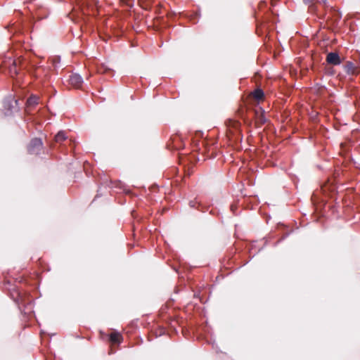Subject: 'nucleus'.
Listing matches in <instances>:
<instances>
[{
    "label": "nucleus",
    "mask_w": 360,
    "mask_h": 360,
    "mask_svg": "<svg viewBox=\"0 0 360 360\" xmlns=\"http://www.w3.org/2000/svg\"><path fill=\"white\" fill-rule=\"evenodd\" d=\"M42 142L39 139H34L31 141L28 150L30 153H37L40 150Z\"/></svg>",
    "instance_id": "obj_1"
},
{
    "label": "nucleus",
    "mask_w": 360,
    "mask_h": 360,
    "mask_svg": "<svg viewBox=\"0 0 360 360\" xmlns=\"http://www.w3.org/2000/svg\"><path fill=\"white\" fill-rule=\"evenodd\" d=\"M326 60L332 65H338L341 62L339 56L336 53H329L327 55Z\"/></svg>",
    "instance_id": "obj_2"
},
{
    "label": "nucleus",
    "mask_w": 360,
    "mask_h": 360,
    "mask_svg": "<svg viewBox=\"0 0 360 360\" xmlns=\"http://www.w3.org/2000/svg\"><path fill=\"white\" fill-rule=\"evenodd\" d=\"M82 82V77L78 74H74L70 77V84L75 87H79Z\"/></svg>",
    "instance_id": "obj_3"
},
{
    "label": "nucleus",
    "mask_w": 360,
    "mask_h": 360,
    "mask_svg": "<svg viewBox=\"0 0 360 360\" xmlns=\"http://www.w3.org/2000/svg\"><path fill=\"white\" fill-rule=\"evenodd\" d=\"M110 340L112 344H120L122 341V336L117 332H113L110 335Z\"/></svg>",
    "instance_id": "obj_4"
},
{
    "label": "nucleus",
    "mask_w": 360,
    "mask_h": 360,
    "mask_svg": "<svg viewBox=\"0 0 360 360\" xmlns=\"http://www.w3.org/2000/svg\"><path fill=\"white\" fill-rule=\"evenodd\" d=\"M345 70L349 75L356 74V70L354 65L352 63L348 62L345 65Z\"/></svg>",
    "instance_id": "obj_5"
},
{
    "label": "nucleus",
    "mask_w": 360,
    "mask_h": 360,
    "mask_svg": "<svg viewBox=\"0 0 360 360\" xmlns=\"http://www.w3.org/2000/svg\"><path fill=\"white\" fill-rule=\"evenodd\" d=\"M38 98L37 96H32L30 97L27 101L28 106H32L36 105L38 103Z\"/></svg>",
    "instance_id": "obj_6"
},
{
    "label": "nucleus",
    "mask_w": 360,
    "mask_h": 360,
    "mask_svg": "<svg viewBox=\"0 0 360 360\" xmlns=\"http://www.w3.org/2000/svg\"><path fill=\"white\" fill-rule=\"evenodd\" d=\"M252 95L255 98H256L257 100H259V99L262 98V97L264 96V93L262 90L257 89L252 94Z\"/></svg>",
    "instance_id": "obj_7"
},
{
    "label": "nucleus",
    "mask_w": 360,
    "mask_h": 360,
    "mask_svg": "<svg viewBox=\"0 0 360 360\" xmlns=\"http://www.w3.org/2000/svg\"><path fill=\"white\" fill-rule=\"evenodd\" d=\"M65 139V135L64 132H63V131L58 132L55 136V140L56 142H60Z\"/></svg>",
    "instance_id": "obj_8"
},
{
    "label": "nucleus",
    "mask_w": 360,
    "mask_h": 360,
    "mask_svg": "<svg viewBox=\"0 0 360 360\" xmlns=\"http://www.w3.org/2000/svg\"><path fill=\"white\" fill-rule=\"evenodd\" d=\"M305 4H308L310 1H314V2H321L319 0H304Z\"/></svg>",
    "instance_id": "obj_9"
},
{
    "label": "nucleus",
    "mask_w": 360,
    "mask_h": 360,
    "mask_svg": "<svg viewBox=\"0 0 360 360\" xmlns=\"http://www.w3.org/2000/svg\"><path fill=\"white\" fill-rule=\"evenodd\" d=\"M260 121H261V122H265V120H264V119H263L262 117H261Z\"/></svg>",
    "instance_id": "obj_10"
}]
</instances>
